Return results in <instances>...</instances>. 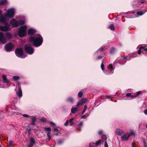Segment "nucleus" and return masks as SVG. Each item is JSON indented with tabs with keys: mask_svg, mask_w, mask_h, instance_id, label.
<instances>
[{
	"mask_svg": "<svg viewBox=\"0 0 147 147\" xmlns=\"http://www.w3.org/2000/svg\"><path fill=\"white\" fill-rule=\"evenodd\" d=\"M15 9L13 8L9 9L7 10L5 15H3L0 17V21L3 23L5 22L7 18H11L14 16Z\"/></svg>",
	"mask_w": 147,
	"mask_h": 147,
	"instance_id": "nucleus-1",
	"label": "nucleus"
},
{
	"mask_svg": "<svg viewBox=\"0 0 147 147\" xmlns=\"http://www.w3.org/2000/svg\"><path fill=\"white\" fill-rule=\"evenodd\" d=\"M30 40L33 42L34 45L36 47L40 46L42 42V38L40 35L38 34L30 38Z\"/></svg>",
	"mask_w": 147,
	"mask_h": 147,
	"instance_id": "nucleus-2",
	"label": "nucleus"
},
{
	"mask_svg": "<svg viewBox=\"0 0 147 147\" xmlns=\"http://www.w3.org/2000/svg\"><path fill=\"white\" fill-rule=\"evenodd\" d=\"M144 2L143 0H135L133 2V7L136 9H140L143 7Z\"/></svg>",
	"mask_w": 147,
	"mask_h": 147,
	"instance_id": "nucleus-3",
	"label": "nucleus"
},
{
	"mask_svg": "<svg viewBox=\"0 0 147 147\" xmlns=\"http://www.w3.org/2000/svg\"><path fill=\"white\" fill-rule=\"evenodd\" d=\"M115 68L113 67L112 64H109L107 67V69H105L104 68V65L103 63H102V70L106 74L110 75L113 74L114 73V70Z\"/></svg>",
	"mask_w": 147,
	"mask_h": 147,
	"instance_id": "nucleus-4",
	"label": "nucleus"
},
{
	"mask_svg": "<svg viewBox=\"0 0 147 147\" xmlns=\"http://www.w3.org/2000/svg\"><path fill=\"white\" fill-rule=\"evenodd\" d=\"M10 22L13 27L16 28L23 25L25 23V21L22 20L18 21L15 19L13 18L11 20Z\"/></svg>",
	"mask_w": 147,
	"mask_h": 147,
	"instance_id": "nucleus-5",
	"label": "nucleus"
},
{
	"mask_svg": "<svg viewBox=\"0 0 147 147\" xmlns=\"http://www.w3.org/2000/svg\"><path fill=\"white\" fill-rule=\"evenodd\" d=\"M27 26H24L20 28L19 30V35L21 37L24 36L26 34Z\"/></svg>",
	"mask_w": 147,
	"mask_h": 147,
	"instance_id": "nucleus-6",
	"label": "nucleus"
},
{
	"mask_svg": "<svg viewBox=\"0 0 147 147\" xmlns=\"http://www.w3.org/2000/svg\"><path fill=\"white\" fill-rule=\"evenodd\" d=\"M25 50L26 52L30 54L33 53L34 49L30 44L26 45L25 47Z\"/></svg>",
	"mask_w": 147,
	"mask_h": 147,
	"instance_id": "nucleus-7",
	"label": "nucleus"
},
{
	"mask_svg": "<svg viewBox=\"0 0 147 147\" xmlns=\"http://www.w3.org/2000/svg\"><path fill=\"white\" fill-rule=\"evenodd\" d=\"M134 134V133L133 131H131L130 133H126L121 136V140L123 141L127 140L130 136L133 135Z\"/></svg>",
	"mask_w": 147,
	"mask_h": 147,
	"instance_id": "nucleus-8",
	"label": "nucleus"
},
{
	"mask_svg": "<svg viewBox=\"0 0 147 147\" xmlns=\"http://www.w3.org/2000/svg\"><path fill=\"white\" fill-rule=\"evenodd\" d=\"M16 55L18 57L22 58H24L25 57L23 55V51L22 48L17 49L15 51Z\"/></svg>",
	"mask_w": 147,
	"mask_h": 147,
	"instance_id": "nucleus-9",
	"label": "nucleus"
},
{
	"mask_svg": "<svg viewBox=\"0 0 147 147\" xmlns=\"http://www.w3.org/2000/svg\"><path fill=\"white\" fill-rule=\"evenodd\" d=\"M107 136L105 134H103L102 131V144H103L104 143V147H108V145L107 142Z\"/></svg>",
	"mask_w": 147,
	"mask_h": 147,
	"instance_id": "nucleus-10",
	"label": "nucleus"
},
{
	"mask_svg": "<svg viewBox=\"0 0 147 147\" xmlns=\"http://www.w3.org/2000/svg\"><path fill=\"white\" fill-rule=\"evenodd\" d=\"M142 53L144 54H147V47L145 46L140 47L138 50V53L140 54Z\"/></svg>",
	"mask_w": 147,
	"mask_h": 147,
	"instance_id": "nucleus-11",
	"label": "nucleus"
},
{
	"mask_svg": "<svg viewBox=\"0 0 147 147\" xmlns=\"http://www.w3.org/2000/svg\"><path fill=\"white\" fill-rule=\"evenodd\" d=\"M7 38L5 37L3 33L0 32V42L5 44L7 42Z\"/></svg>",
	"mask_w": 147,
	"mask_h": 147,
	"instance_id": "nucleus-12",
	"label": "nucleus"
},
{
	"mask_svg": "<svg viewBox=\"0 0 147 147\" xmlns=\"http://www.w3.org/2000/svg\"><path fill=\"white\" fill-rule=\"evenodd\" d=\"M0 30L3 31H7L10 30V25L7 23L5 24V26H0Z\"/></svg>",
	"mask_w": 147,
	"mask_h": 147,
	"instance_id": "nucleus-13",
	"label": "nucleus"
},
{
	"mask_svg": "<svg viewBox=\"0 0 147 147\" xmlns=\"http://www.w3.org/2000/svg\"><path fill=\"white\" fill-rule=\"evenodd\" d=\"M13 47V45L11 43H9L6 45L5 48L7 51H11Z\"/></svg>",
	"mask_w": 147,
	"mask_h": 147,
	"instance_id": "nucleus-14",
	"label": "nucleus"
},
{
	"mask_svg": "<svg viewBox=\"0 0 147 147\" xmlns=\"http://www.w3.org/2000/svg\"><path fill=\"white\" fill-rule=\"evenodd\" d=\"M115 132L116 134L119 136H121L125 133V132L123 130L119 128L116 129Z\"/></svg>",
	"mask_w": 147,
	"mask_h": 147,
	"instance_id": "nucleus-15",
	"label": "nucleus"
},
{
	"mask_svg": "<svg viewBox=\"0 0 147 147\" xmlns=\"http://www.w3.org/2000/svg\"><path fill=\"white\" fill-rule=\"evenodd\" d=\"M35 143V140L32 137L30 138V144L28 145V147H32Z\"/></svg>",
	"mask_w": 147,
	"mask_h": 147,
	"instance_id": "nucleus-16",
	"label": "nucleus"
},
{
	"mask_svg": "<svg viewBox=\"0 0 147 147\" xmlns=\"http://www.w3.org/2000/svg\"><path fill=\"white\" fill-rule=\"evenodd\" d=\"M17 95L19 97H21L22 96V90L20 87L19 88L18 91L16 92Z\"/></svg>",
	"mask_w": 147,
	"mask_h": 147,
	"instance_id": "nucleus-17",
	"label": "nucleus"
},
{
	"mask_svg": "<svg viewBox=\"0 0 147 147\" xmlns=\"http://www.w3.org/2000/svg\"><path fill=\"white\" fill-rule=\"evenodd\" d=\"M36 32V31L32 29H29L28 30V34L29 35H33Z\"/></svg>",
	"mask_w": 147,
	"mask_h": 147,
	"instance_id": "nucleus-18",
	"label": "nucleus"
},
{
	"mask_svg": "<svg viewBox=\"0 0 147 147\" xmlns=\"http://www.w3.org/2000/svg\"><path fill=\"white\" fill-rule=\"evenodd\" d=\"M3 82L5 83H8L9 81L7 79L5 75H3L2 76Z\"/></svg>",
	"mask_w": 147,
	"mask_h": 147,
	"instance_id": "nucleus-19",
	"label": "nucleus"
},
{
	"mask_svg": "<svg viewBox=\"0 0 147 147\" xmlns=\"http://www.w3.org/2000/svg\"><path fill=\"white\" fill-rule=\"evenodd\" d=\"M6 36L7 39H10L11 38V34L9 32H7L6 34Z\"/></svg>",
	"mask_w": 147,
	"mask_h": 147,
	"instance_id": "nucleus-20",
	"label": "nucleus"
},
{
	"mask_svg": "<svg viewBox=\"0 0 147 147\" xmlns=\"http://www.w3.org/2000/svg\"><path fill=\"white\" fill-rule=\"evenodd\" d=\"M53 131L54 132H56L55 135L57 136L58 135V133H59V130L57 128H54L53 129Z\"/></svg>",
	"mask_w": 147,
	"mask_h": 147,
	"instance_id": "nucleus-21",
	"label": "nucleus"
},
{
	"mask_svg": "<svg viewBox=\"0 0 147 147\" xmlns=\"http://www.w3.org/2000/svg\"><path fill=\"white\" fill-rule=\"evenodd\" d=\"M77 109L76 107H72L71 110V111L72 113H75L77 111Z\"/></svg>",
	"mask_w": 147,
	"mask_h": 147,
	"instance_id": "nucleus-22",
	"label": "nucleus"
},
{
	"mask_svg": "<svg viewBox=\"0 0 147 147\" xmlns=\"http://www.w3.org/2000/svg\"><path fill=\"white\" fill-rule=\"evenodd\" d=\"M6 3V0H1L0 1V5H4Z\"/></svg>",
	"mask_w": 147,
	"mask_h": 147,
	"instance_id": "nucleus-23",
	"label": "nucleus"
},
{
	"mask_svg": "<svg viewBox=\"0 0 147 147\" xmlns=\"http://www.w3.org/2000/svg\"><path fill=\"white\" fill-rule=\"evenodd\" d=\"M84 103L82 101V100H81L78 102L76 105V106L77 107H78L80 105H82Z\"/></svg>",
	"mask_w": 147,
	"mask_h": 147,
	"instance_id": "nucleus-24",
	"label": "nucleus"
},
{
	"mask_svg": "<svg viewBox=\"0 0 147 147\" xmlns=\"http://www.w3.org/2000/svg\"><path fill=\"white\" fill-rule=\"evenodd\" d=\"M30 119L31 120L32 122H35L36 121V119L35 117L34 116H30Z\"/></svg>",
	"mask_w": 147,
	"mask_h": 147,
	"instance_id": "nucleus-25",
	"label": "nucleus"
},
{
	"mask_svg": "<svg viewBox=\"0 0 147 147\" xmlns=\"http://www.w3.org/2000/svg\"><path fill=\"white\" fill-rule=\"evenodd\" d=\"M68 101L70 102H74V99L72 97H69L67 99Z\"/></svg>",
	"mask_w": 147,
	"mask_h": 147,
	"instance_id": "nucleus-26",
	"label": "nucleus"
},
{
	"mask_svg": "<svg viewBox=\"0 0 147 147\" xmlns=\"http://www.w3.org/2000/svg\"><path fill=\"white\" fill-rule=\"evenodd\" d=\"M74 119V118H72L70 119L69 121V125L71 126L72 125L74 124V123L72 122V121Z\"/></svg>",
	"mask_w": 147,
	"mask_h": 147,
	"instance_id": "nucleus-27",
	"label": "nucleus"
},
{
	"mask_svg": "<svg viewBox=\"0 0 147 147\" xmlns=\"http://www.w3.org/2000/svg\"><path fill=\"white\" fill-rule=\"evenodd\" d=\"M109 28L111 30H115V27L114 25L113 24L110 25L109 26Z\"/></svg>",
	"mask_w": 147,
	"mask_h": 147,
	"instance_id": "nucleus-28",
	"label": "nucleus"
},
{
	"mask_svg": "<svg viewBox=\"0 0 147 147\" xmlns=\"http://www.w3.org/2000/svg\"><path fill=\"white\" fill-rule=\"evenodd\" d=\"M115 49L114 47H112L110 51V53L112 54H113L115 52Z\"/></svg>",
	"mask_w": 147,
	"mask_h": 147,
	"instance_id": "nucleus-29",
	"label": "nucleus"
},
{
	"mask_svg": "<svg viewBox=\"0 0 147 147\" xmlns=\"http://www.w3.org/2000/svg\"><path fill=\"white\" fill-rule=\"evenodd\" d=\"M47 136L49 138V140H50L51 136V131L48 132V133L47 134Z\"/></svg>",
	"mask_w": 147,
	"mask_h": 147,
	"instance_id": "nucleus-30",
	"label": "nucleus"
},
{
	"mask_svg": "<svg viewBox=\"0 0 147 147\" xmlns=\"http://www.w3.org/2000/svg\"><path fill=\"white\" fill-rule=\"evenodd\" d=\"M101 143V140H99L96 142V143H95V145L96 146H98Z\"/></svg>",
	"mask_w": 147,
	"mask_h": 147,
	"instance_id": "nucleus-31",
	"label": "nucleus"
},
{
	"mask_svg": "<svg viewBox=\"0 0 147 147\" xmlns=\"http://www.w3.org/2000/svg\"><path fill=\"white\" fill-rule=\"evenodd\" d=\"M95 143H94L91 142L89 144V147H94Z\"/></svg>",
	"mask_w": 147,
	"mask_h": 147,
	"instance_id": "nucleus-32",
	"label": "nucleus"
},
{
	"mask_svg": "<svg viewBox=\"0 0 147 147\" xmlns=\"http://www.w3.org/2000/svg\"><path fill=\"white\" fill-rule=\"evenodd\" d=\"M145 12H137V14L139 16H141Z\"/></svg>",
	"mask_w": 147,
	"mask_h": 147,
	"instance_id": "nucleus-33",
	"label": "nucleus"
},
{
	"mask_svg": "<svg viewBox=\"0 0 147 147\" xmlns=\"http://www.w3.org/2000/svg\"><path fill=\"white\" fill-rule=\"evenodd\" d=\"M45 131H47L50 132L51 131V129L50 128L45 127L44 128Z\"/></svg>",
	"mask_w": 147,
	"mask_h": 147,
	"instance_id": "nucleus-34",
	"label": "nucleus"
},
{
	"mask_svg": "<svg viewBox=\"0 0 147 147\" xmlns=\"http://www.w3.org/2000/svg\"><path fill=\"white\" fill-rule=\"evenodd\" d=\"M19 78L18 76H14L13 77V79L15 80H18L19 79Z\"/></svg>",
	"mask_w": 147,
	"mask_h": 147,
	"instance_id": "nucleus-35",
	"label": "nucleus"
},
{
	"mask_svg": "<svg viewBox=\"0 0 147 147\" xmlns=\"http://www.w3.org/2000/svg\"><path fill=\"white\" fill-rule=\"evenodd\" d=\"M83 95V93L81 92H79L78 93V96L80 98L82 97Z\"/></svg>",
	"mask_w": 147,
	"mask_h": 147,
	"instance_id": "nucleus-36",
	"label": "nucleus"
},
{
	"mask_svg": "<svg viewBox=\"0 0 147 147\" xmlns=\"http://www.w3.org/2000/svg\"><path fill=\"white\" fill-rule=\"evenodd\" d=\"M87 109V106L86 105L84 107V109L83 111L82 112V114H83L85 112V111H86V110Z\"/></svg>",
	"mask_w": 147,
	"mask_h": 147,
	"instance_id": "nucleus-37",
	"label": "nucleus"
},
{
	"mask_svg": "<svg viewBox=\"0 0 147 147\" xmlns=\"http://www.w3.org/2000/svg\"><path fill=\"white\" fill-rule=\"evenodd\" d=\"M9 146H11L13 145V142L12 140H10L9 142Z\"/></svg>",
	"mask_w": 147,
	"mask_h": 147,
	"instance_id": "nucleus-38",
	"label": "nucleus"
},
{
	"mask_svg": "<svg viewBox=\"0 0 147 147\" xmlns=\"http://www.w3.org/2000/svg\"><path fill=\"white\" fill-rule=\"evenodd\" d=\"M40 120L42 121L46 122V119L45 118H42Z\"/></svg>",
	"mask_w": 147,
	"mask_h": 147,
	"instance_id": "nucleus-39",
	"label": "nucleus"
},
{
	"mask_svg": "<svg viewBox=\"0 0 147 147\" xmlns=\"http://www.w3.org/2000/svg\"><path fill=\"white\" fill-rule=\"evenodd\" d=\"M84 104L87 101V99L86 98H84L81 100Z\"/></svg>",
	"mask_w": 147,
	"mask_h": 147,
	"instance_id": "nucleus-40",
	"label": "nucleus"
},
{
	"mask_svg": "<svg viewBox=\"0 0 147 147\" xmlns=\"http://www.w3.org/2000/svg\"><path fill=\"white\" fill-rule=\"evenodd\" d=\"M142 93V92L141 91H139L137 92V94L136 95V96H138V95H139L140 94H141Z\"/></svg>",
	"mask_w": 147,
	"mask_h": 147,
	"instance_id": "nucleus-41",
	"label": "nucleus"
},
{
	"mask_svg": "<svg viewBox=\"0 0 147 147\" xmlns=\"http://www.w3.org/2000/svg\"><path fill=\"white\" fill-rule=\"evenodd\" d=\"M131 93H127L126 96L127 97H129L131 96Z\"/></svg>",
	"mask_w": 147,
	"mask_h": 147,
	"instance_id": "nucleus-42",
	"label": "nucleus"
},
{
	"mask_svg": "<svg viewBox=\"0 0 147 147\" xmlns=\"http://www.w3.org/2000/svg\"><path fill=\"white\" fill-rule=\"evenodd\" d=\"M23 116L24 117H30L29 116L26 114H24L23 115Z\"/></svg>",
	"mask_w": 147,
	"mask_h": 147,
	"instance_id": "nucleus-43",
	"label": "nucleus"
},
{
	"mask_svg": "<svg viewBox=\"0 0 147 147\" xmlns=\"http://www.w3.org/2000/svg\"><path fill=\"white\" fill-rule=\"evenodd\" d=\"M107 49V48L106 47H104L103 46H102V48H101L102 51L105 50V49Z\"/></svg>",
	"mask_w": 147,
	"mask_h": 147,
	"instance_id": "nucleus-44",
	"label": "nucleus"
},
{
	"mask_svg": "<svg viewBox=\"0 0 147 147\" xmlns=\"http://www.w3.org/2000/svg\"><path fill=\"white\" fill-rule=\"evenodd\" d=\"M68 122H68V120L67 121H66V122L64 124V125L65 126H67V125H68Z\"/></svg>",
	"mask_w": 147,
	"mask_h": 147,
	"instance_id": "nucleus-45",
	"label": "nucleus"
},
{
	"mask_svg": "<svg viewBox=\"0 0 147 147\" xmlns=\"http://www.w3.org/2000/svg\"><path fill=\"white\" fill-rule=\"evenodd\" d=\"M50 124L53 126H54L55 125V124L54 123H53L52 122H50Z\"/></svg>",
	"mask_w": 147,
	"mask_h": 147,
	"instance_id": "nucleus-46",
	"label": "nucleus"
},
{
	"mask_svg": "<svg viewBox=\"0 0 147 147\" xmlns=\"http://www.w3.org/2000/svg\"><path fill=\"white\" fill-rule=\"evenodd\" d=\"M144 113L145 114L147 115V109H146L144 110Z\"/></svg>",
	"mask_w": 147,
	"mask_h": 147,
	"instance_id": "nucleus-47",
	"label": "nucleus"
},
{
	"mask_svg": "<svg viewBox=\"0 0 147 147\" xmlns=\"http://www.w3.org/2000/svg\"><path fill=\"white\" fill-rule=\"evenodd\" d=\"M83 125V122H81L79 124V126L80 127V126H82V125Z\"/></svg>",
	"mask_w": 147,
	"mask_h": 147,
	"instance_id": "nucleus-48",
	"label": "nucleus"
},
{
	"mask_svg": "<svg viewBox=\"0 0 147 147\" xmlns=\"http://www.w3.org/2000/svg\"><path fill=\"white\" fill-rule=\"evenodd\" d=\"M127 56H125V55H123V58L124 59H127Z\"/></svg>",
	"mask_w": 147,
	"mask_h": 147,
	"instance_id": "nucleus-49",
	"label": "nucleus"
},
{
	"mask_svg": "<svg viewBox=\"0 0 147 147\" xmlns=\"http://www.w3.org/2000/svg\"><path fill=\"white\" fill-rule=\"evenodd\" d=\"M86 116L85 115H84L83 116H82L81 117V118L82 119H85V118H86Z\"/></svg>",
	"mask_w": 147,
	"mask_h": 147,
	"instance_id": "nucleus-50",
	"label": "nucleus"
},
{
	"mask_svg": "<svg viewBox=\"0 0 147 147\" xmlns=\"http://www.w3.org/2000/svg\"><path fill=\"white\" fill-rule=\"evenodd\" d=\"M106 97L107 98H110V97H111V96H110L109 95H106Z\"/></svg>",
	"mask_w": 147,
	"mask_h": 147,
	"instance_id": "nucleus-51",
	"label": "nucleus"
},
{
	"mask_svg": "<svg viewBox=\"0 0 147 147\" xmlns=\"http://www.w3.org/2000/svg\"><path fill=\"white\" fill-rule=\"evenodd\" d=\"M136 96V95H131V99H133L134 97Z\"/></svg>",
	"mask_w": 147,
	"mask_h": 147,
	"instance_id": "nucleus-52",
	"label": "nucleus"
},
{
	"mask_svg": "<svg viewBox=\"0 0 147 147\" xmlns=\"http://www.w3.org/2000/svg\"><path fill=\"white\" fill-rule=\"evenodd\" d=\"M144 147H147V144L145 143H144Z\"/></svg>",
	"mask_w": 147,
	"mask_h": 147,
	"instance_id": "nucleus-53",
	"label": "nucleus"
},
{
	"mask_svg": "<svg viewBox=\"0 0 147 147\" xmlns=\"http://www.w3.org/2000/svg\"><path fill=\"white\" fill-rule=\"evenodd\" d=\"M132 147H136L135 144L134 143H132Z\"/></svg>",
	"mask_w": 147,
	"mask_h": 147,
	"instance_id": "nucleus-54",
	"label": "nucleus"
},
{
	"mask_svg": "<svg viewBox=\"0 0 147 147\" xmlns=\"http://www.w3.org/2000/svg\"><path fill=\"white\" fill-rule=\"evenodd\" d=\"M98 134L99 135H101V131H99L98 132Z\"/></svg>",
	"mask_w": 147,
	"mask_h": 147,
	"instance_id": "nucleus-55",
	"label": "nucleus"
},
{
	"mask_svg": "<svg viewBox=\"0 0 147 147\" xmlns=\"http://www.w3.org/2000/svg\"><path fill=\"white\" fill-rule=\"evenodd\" d=\"M1 14H2V11L1 10H0V15H1Z\"/></svg>",
	"mask_w": 147,
	"mask_h": 147,
	"instance_id": "nucleus-56",
	"label": "nucleus"
},
{
	"mask_svg": "<svg viewBox=\"0 0 147 147\" xmlns=\"http://www.w3.org/2000/svg\"><path fill=\"white\" fill-rule=\"evenodd\" d=\"M34 122H32L31 123V124H32V125H34Z\"/></svg>",
	"mask_w": 147,
	"mask_h": 147,
	"instance_id": "nucleus-57",
	"label": "nucleus"
},
{
	"mask_svg": "<svg viewBox=\"0 0 147 147\" xmlns=\"http://www.w3.org/2000/svg\"><path fill=\"white\" fill-rule=\"evenodd\" d=\"M133 12L134 13H136L135 11H133Z\"/></svg>",
	"mask_w": 147,
	"mask_h": 147,
	"instance_id": "nucleus-58",
	"label": "nucleus"
},
{
	"mask_svg": "<svg viewBox=\"0 0 147 147\" xmlns=\"http://www.w3.org/2000/svg\"><path fill=\"white\" fill-rule=\"evenodd\" d=\"M146 127L147 128V123L146 125Z\"/></svg>",
	"mask_w": 147,
	"mask_h": 147,
	"instance_id": "nucleus-59",
	"label": "nucleus"
},
{
	"mask_svg": "<svg viewBox=\"0 0 147 147\" xmlns=\"http://www.w3.org/2000/svg\"><path fill=\"white\" fill-rule=\"evenodd\" d=\"M58 143H60V142H59V141Z\"/></svg>",
	"mask_w": 147,
	"mask_h": 147,
	"instance_id": "nucleus-60",
	"label": "nucleus"
},
{
	"mask_svg": "<svg viewBox=\"0 0 147 147\" xmlns=\"http://www.w3.org/2000/svg\"><path fill=\"white\" fill-rule=\"evenodd\" d=\"M98 58H100V57H98Z\"/></svg>",
	"mask_w": 147,
	"mask_h": 147,
	"instance_id": "nucleus-61",
	"label": "nucleus"
}]
</instances>
